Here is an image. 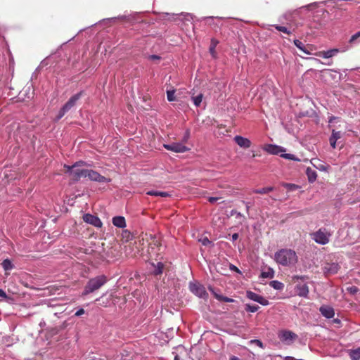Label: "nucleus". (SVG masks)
I'll return each mask as SVG.
<instances>
[{
	"instance_id": "1",
	"label": "nucleus",
	"mask_w": 360,
	"mask_h": 360,
	"mask_svg": "<svg viewBox=\"0 0 360 360\" xmlns=\"http://www.w3.org/2000/svg\"><path fill=\"white\" fill-rule=\"evenodd\" d=\"M276 262L284 266L295 265L298 260L296 252L291 249H281L275 253Z\"/></svg>"
},
{
	"instance_id": "2",
	"label": "nucleus",
	"mask_w": 360,
	"mask_h": 360,
	"mask_svg": "<svg viewBox=\"0 0 360 360\" xmlns=\"http://www.w3.org/2000/svg\"><path fill=\"white\" fill-rule=\"evenodd\" d=\"M107 281V277L104 275H100L89 279L84 286L82 296H86L100 289L106 283Z\"/></svg>"
},
{
	"instance_id": "3",
	"label": "nucleus",
	"mask_w": 360,
	"mask_h": 360,
	"mask_svg": "<svg viewBox=\"0 0 360 360\" xmlns=\"http://www.w3.org/2000/svg\"><path fill=\"white\" fill-rule=\"evenodd\" d=\"M82 93V91H80L70 97V98L60 110L58 115H57V120L62 118L67 112L75 105L76 103L81 98Z\"/></svg>"
},
{
	"instance_id": "4",
	"label": "nucleus",
	"mask_w": 360,
	"mask_h": 360,
	"mask_svg": "<svg viewBox=\"0 0 360 360\" xmlns=\"http://www.w3.org/2000/svg\"><path fill=\"white\" fill-rule=\"evenodd\" d=\"M278 338L282 342L286 345H291L298 338L297 335L289 330H279Z\"/></svg>"
},
{
	"instance_id": "5",
	"label": "nucleus",
	"mask_w": 360,
	"mask_h": 360,
	"mask_svg": "<svg viewBox=\"0 0 360 360\" xmlns=\"http://www.w3.org/2000/svg\"><path fill=\"white\" fill-rule=\"evenodd\" d=\"M330 233L326 229H320L311 234L312 239L317 243L326 245L329 242Z\"/></svg>"
},
{
	"instance_id": "6",
	"label": "nucleus",
	"mask_w": 360,
	"mask_h": 360,
	"mask_svg": "<svg viewBox=\"0 0 360 360\" xmlns=\"http://www.w3.org/2000/svg\"><path fill=\"white\" fill-rule=\"evenodd\" d=\"M189 288L193 294L200 298L207 299L208 297L205 287L198 283H191Z\"/></svg>"
},
{
	"instance_id": "7",
	"label": "nucleus",
	"mask_w": 360,
	"mask_h": 360,
	"mask_svg": "<svg viewBox=\"0 0 360 360\" xmlns=\"http://www.w3.org/2000/svg\"><path fill=\"white\" fill-rule=\"evenodd\" d=\"M89 180L98 182V183H103V182H110V179H108L105 177L104 176H102L96 171H94L93 169H88L87 172V176Z\"/></svg>"
},
{
	"instance_id": "8",
	"label": "nucleus",
	"mask_w": 360,
	"mask_h": 360,
	"mask_svg": "<svg viewBox=\"0 0 360 360\" xmlns=\"http://www.w3.org/2000/svg\"><path fill=\"white\" fill-rule=\"evenodd\" d=\"M164 147L168 150L175 153H184L188 150V148L181 143H172L171 144H165Z\"/></svg>"
},
{
	"instance_id": "9",
	"label": "nucleus",
	"mask_w": 360,
	"mask_h": 360,
	"mask_svg": "<svg viewBox=\"0 0 360 360\" xmlns=\"http://www.w3.org/2000/svg\"><path fill=\"white\" fill-rule=\"evenodd\" d=\"M83 220L85 222L90 224L97 228H101L103 225L101 219L98 217L91 214H85L83 216Z\"/></svg>"
},
{
	"instance_id": "10",
	"label": "nucleus",
	"mask_w": 360,
	"mask_h": 360,
	"mask_svg": "<svg viewBox=\"0 0 360 360\" xmlns=\"http://www.w3.org/2000/svg\"><path fill=\"white\" fill-rule=\"evenodd\" d=\"M246 296L250 300L257 302L264 306H266L269 304V301L267 300H266L262 296H261L254 292L247 291Z\"/></svg>"
},
{
	"instance_id": "11",
	"label": "nucleus",
	"mask_w": 360,
	"mask_h": 360,
	"mask_svg": "<svg viewBox=\"0 0 360 360\" xmlns=\"http://www.w3.org/2000/svg\"><path fill=\"white\" fill-rule=\"evenodd\" d=\"M264 150L266 151L268 153L272 155H278L285 151V149L284 148L273 144H267L264 146Z\"/></svg>"
},
{
	"instance_id": "12",
	"label": "nucleus",
	"mask_w": 360,
	"mask_h": 360,
	"mask_svg": "<svg viewBox=\"0 0 360 360\" xmlns=\"http://www.w3.org/2000/svg\"><path fill=\"white\" fill-rule=\"evenodd\" d=\"M87 169H77L71 172V178L74 181H78L82 177L87 176Z\"/></svg>"
},
{
	"instance_id": "13",
	"label": "nucleus",
	"mask_w": 360,
	"mask_h": 360,
	"mask_svg": "<svg viewBox=\"0 0 360 360\" xmlns=\"http://www.w3.org/2000/svg\"><path fill=\"white\" fill-rule=\"evenodd\" d=\"M319 311L324 317L331 319L335 316L334 309L329 305H322L319 308Z\"/></svg>"
},
{
	"instance_id": "14",
	"label": "nucleus",
	"mask_w": 360,
	"mask_h": 360,
	"mask_svg": "<svg viewBox=\"0 0 360 360\" xmlns=\"http://www.w3.org/2000/svg\"><path fill=\"white\" fill-rule=\"evenodd\" d=\"M340 52L338 49H333L328 51H319L315 53V56L318 57H322L323 58H330L335 56Z\"/></svg>"
},
{
	"instance_id": "15",
	"label": "nucleus",
	"mask_w": 360,
	"mask_h": 360,
	"mask_svg": "<svg viewBox=\"0 0 360 360\" xmlns=\"http://www.w3.org/2000/svg\"><path fill=\"white\" fill-rule=\"evenodd\" d=\"M233 140L240 148H249L251 146L250 140L241 136H236Z\"/></svg>"
},
{
	"instance_id": "16",
	"label": "nucleus",
	"mask_w": 360,
	"mask_h": 360,
	"mask_svg": "<svg viewBox=\"0 0 360 360\" xmlns=\"http://www.w3.org/2000/svg\"><path fill=\"white\" fill-rule=\"evenodd\" d=\"M296 292L300 297H307L309 294V287L307 284L297 285Z\"/></svg>"
},
{
	"instance_id": "17",
	"label": "nucleus",
	"mask_w": 360,
	"mask_h": 360,
	"mask_svg": "<svg viewBox=\"0 0 360 360\" xmlns=\"http://www.w3.org/2000/svg\"><path fill=\"white\" fill-rule=\"evenodd\" d=\"M339 268V265L336 263L326 264L324 266V272L328 274H334L338 271Z\"/></svg>"
},
{
	"instance_id": "18",
	"label": "nucleus",
	"mask_w": 360,
	"mask_h": 360,
	"mask_svg": "<svg viewBox=\"0 0 360 360\" xmlns=\"http://www.w3.org/2000/svg\"><path fill=\"white\" fill-rule=\"evenodd\" d=\"M210 291H211L214 295V297L220 302H233L234 300L232 298H229L228 297L224 296L222 295H220L214 291V288L212 287L208 288Z\"/></svg>"
},
{
	"instance_id": "19",
	"label": "nucleus",
	"mask_w": 360,
	"mask_h": 360,
	"mask_svg": "<svg viewBox=\"0 0 360 360\" xmlns=\"http://www.w3.org/2000/svg\"><path fill=\"white\" fill-rule=\"evenodd\" d=\"M112 224L114 226L119 228H124L126 226V221L124 217L117 216L112 218Z\"/></svg>"
},
{
	"instance_id": "20",
	"label": "nucleus",
	"mask_w": 360,
	"mask_h": 360,
	"mask_svg": "<svg viewBox=\"0 0 360 360\" xmlns=\"http://www.w3.org/2000/svg\"><path fill=\"white\" fill-rule=\"evenodd\" d=\"M85 162H83V161H79V162H75L74 165H72V166H69V165H64V167L65 168V172L67 173H70V174L71 175V172L75 170L77 167H79V166H84L85 165Z\"/></svg>"
},
{
	"instance_id": "21",
	"label": "nucleus",
	"mask_w": 360,
	"mask_h": 360,
	"mask_svg": "<svg viewBox=\"0 0 360 360\" xmlns=\"http://www.w3.org/2000/svg\"><path fill=\"white\" fill-rule=\"evenodd\" d=\"M152 265L154 266L153 269V274L155 276L160 275L163 272L164 269V264L162 262H158L157 264H155L154 263L152 264Z\"/></svg>"
},
{
	"instance_id": "22",
	"label": "nucleus",
	"mask_w": 360,
	"mask_h": 360,
	"mask_svg": "<svg viewBox=\"0 0 360 360\" xmlns=\"http://www.w3.org/2000/svg\"><path fill=\"white\" fill-rule=\"evenodd\" d=\"M274 190V188L273 186H269V187H264L262 188L258 189H254L252 191V193H257V194H266L271 191H273Z\"/></svg>"
},
{
	"instance_id": "23",
	"label": "nucleus",
	"mask_w": 360,
	"mask_h": 360,
	"mask_svg": "<svg viewBox=\"0 0 360 360\" xmlns=\"http://www.w3.org/2000/svg\"><path fill=\"white\" fill-rule=\"evenodd\" d=\"M274 276V271L272 268L269 267L266 271H262L261 277L264 278H272Z\"/></svg>"
},
{
	"instance_id": "24",
	"label": "nucleus",
	"mask_w": 360,
	"mask_h": 360,
	"mask_svg": "<svg viewBox=\"0 0 360 360\" xmlns=\"http://www.w3.org/2000/svg\"><path fill=\"white\" fill-rule=\"evenodd\" d=\"M147 195L153 196H160V197H169L170 195L167 192L158 191H149L146 193Z\"/></svg>"
},
{
	"instance_id": "25",
	"label": "nucleus",
	"mask_w": 360,
	"mask_h": 360,
	"mask_svg": "<svg viewBox=\"0 0 360 360\" xmlns=\"http://www.w3.org/2000/svg\"><path fill=\"white\" fill-rule=\"evenodd\" d=\"M294 44L302 51L307 54H310V51L307 49V46H304L302 41L298 39L294 40Z\"/></svg>"
},
{
	"instance_id": "26",
	"label": "nucleus",
	"mask_w": 360,
	"mask_h": 360,
	"mask_svg": "<svg viewBox=\"0 0 360 360\" xmlns=\"http://www.w3.org/2000/svg\"><path fill=\"white\" fill-rule=\"evenodd\" d=\"M219 41L215 39H212L211 44L210 46V53L212 56V57L216 58V51L215 48L217 45L218 44Z\"/></svg>"
},
{
	"instance_id": "27",
	"label": "nucleus",
	"mask_w": 360,
	"mask_h": 360,
	"mask_svg": "<svg viewBox=\"0 0 360 360\" xmlns=\"http://www.w3.org/2000/svg\"><path fill=\"white\" fill-rule=\"evenodd\" d=\"M149 245L153 249L154 247H159L161 245L159 238L156 236H150V242Z\"/></svg>"
},
{
	"instance_id": "28",
	"label": "nucleus",
	"mask_w": 360,
	"mask_h": 360,
	"mask_svg": "<svg viewBox=\"0 0 360 360\" xmlns=\"http://www.w3.org/2000/svg\"><path fill=\"white\" fill-rule=\"evenodd\" d=\"M307 174L310 182H314L317 177L316 172L310 168H307Z\"/></svg>"
},
{
	"instance_id": "29",
	"label": "nucleus",
	"mask_w": 360,
	"mask_h": 360,
	"mask_svg": "<svg viewBox=\"0 0 360 360\" xmlns=\"http://www.w3.org/2000/svg\"><path fill=\"white\" fill-rule=\"evenodd\" d=\"M349 356L352 360H359L360 359V348H357L356 349L351 350L349 352Z\"/></svg>"
},
{
	"instance_id": "30",
	"label": "nucleus",
	"mask_w": 360,
	"mask_h": 360,
	"mask_svg": "<svg viewBox=\"0 0 360 360\" xmlns=\"http://www.w3.org/2000/svg\"><path fill=\"white\" fill-rule=\"evenodd\" d=\"M270 285L276 289V290H283V288H284V284L280 281H272L270 282Z\"/></svg>"
},
{
	"instance_id": "31",
	"label": "nucleus",
	"mask_w": 360,
	"mask_h": 360,
	"mask_svg": "<svg viewBox=\"0 0 360 360\" xmlns=\"http://www.w3.org/2000/svg\"><path fill=\"white\" fill-rule=\"evenodd\" d=\"M1 265L5 271L11 270L13 269V264L8 259H4L2 262Z\"/></svg>"
},
{
	"instance_id": "32",
	"label": "nucleus",
	"mask_w": 360,
	"mask_h": 360,
	"mask_svg": "<svg viewBox=\"0 0 360 360\" xmlns=\"http://www.w3.org/2000/svg\"><path fill=\"white\" fill-rule=\"evenodd\" d=\"M203 95L202 94H200L199 95L196 96H192V100L193 101V103L195 106H200L202 100Z\"/></svg>"
},
{
	"instance_id": "33",
	"label": "nucleus",
	"mask_w": 360,
	"mask_h": 360,
	"mask_svg": "<svg viewBox=\"0 0 360 360\" xmlns=\"http://www.w3.org/2000/svg\"><path fill=\"white\" fill-rule=\"evenodd\" d=\"M259 309V307L256 304H252V305L250 304H245V310L247 311L253 313V312H256Z\"/></svg>"
},
{
	"instance_id": "34",
	"label": "nucleus",
	"mask_w": 360,
	"mask_h": 360,
	"mask_svg": "<svg viewBox=\"0 0 360 360\" xmlns=\"http://www.w3.org/2000/svg\"><path fill=\"white\" fill-rule=\"evenodd\" d=\"M273 26L278 31L282 32L285 33V34H287L288 35H290L291 34V32L289 31L285 27L278 25H274Z\"/></svg>"
},
{
	"instance_id": "35",
	"label": "nucleus",
	"mask_w": 360,
	"mask_h": 360,
	"mask_svg": "<svg viewBox=\"0 0 360 360\" xmlns=\"http://www.w3.org/2000/svg\"><path fill=\"white\" fill-rule=\"evenodd\" d=\"M281 156L282 158H284L285 159H288V160H296V161H299L300 160L296 158L295 156L292 154H289V153H283V154H281Z\"/></svg>"
},
{
	"instance_id": "36",
	"label": "nucleus",
	"mask_w": 360,
	"mask_h": 360,
	"mask_svg": "<svg viewBox=\"0 0 360 360\" xmlns=\"http://www.w3.org/2000/svg\"><path fill=\"white\" fill-rule=\"evenodd\" d=\"M360 37V31L353 34L349 40V43L353 44Z\"/></svg>"
},
{
	"instance_id": "37",
	"label": "nucleus",
	"mask_w": 360,
	"mask_h": 360,
	"mask_svg": "<svg viewBox=\"0 0 360 360\" xmlns=\"http://www.w3.org/2000/svg\"><path fill=\"white\" fill-rule=\"evenodd\" d=\"M174 91H167V96L169 101H174L175 100Z\"/></svg>"
},
{
	"instance_id": "38",
	"label": "nucleus",
	"mask_w": 360,
	"mask_h": 360,
	"mask_svg": "<svg viewBox=\"0 0 360 360\" xmlns=\"http://www.w3.org/2000/svg\"><path fill=\"white\" fill-rule=\"evenodd\" d=\"M331 137H333V139H335L336 140H338L342 137V133H341V131H337L333 129L332 131Z\"/></svg>"
},
{
	"instance_id": "39",
	"label": "nucleus",
	"mask_w": 360,
	"mask_h": 360,
	"mask_svg": "<svg viewBox=\"0 0 360 360\" xmlns=\"http://www.w3.org/2000/svg\"><path fill=\"white\" fill-rule=\"evenodd\" d=\"M306 279H308V276H297V275H296V276H292V281L294 283L297 282L298 280L304 281Z\"/></svg>"
},
{
	"instance_id": "40",
	"label": "nucleus",
	"mask_w": 360,
	"mask_h": 360,
	"mask_svg": "<svg viewBox=\"0 0 360 360\" xmlns=\"http://www.w3.org/2000/svg\"><path fill=\"white\" fill-rule=\"evenodd\" d=\"M347 291H348L349 293H351L352 295H354V294H356V293L358 292V290H359L358 288H357V287H356V286H351V287H348V288H347Z\"/></svg>"
},
{
	"instance_id": "41",
	"label": "nucleus",
	"mask_w": 360,
	"mask_h": 360,
	"mask_svg": "<svg viewBox=\"0 0 360 360\" xmlns=\"http://www.w3.org/2000/svg\"><path fill=\"white\" fill-rule=\"evenodd\" d=\"M200 241L205 246H207V245H209L210 244L212 243V242L207 237H205V238H203L202 239H200Z\"/></svg>"
},
{
	"instance_id": "42",
	"label": "nucleus",
	"mask_w": 360,
	"mask_h": 360,
	"mask_svg": "<svg viewBox=\"0 0 360 360\" xmlns=\"http://www.w3.org/2000/svg\"><path fill=\"white\" fill-rule=\"evenodd\" d=\"M329 141H330V144L331 147L333 148H336V141L338 140H336V139H333V137L330 136Z\"/></svg>"
},
{
	"instance_id": "43",
	"label": "nucleus",
	"mask_w": 360,
	"mask_h": 360,
	"mask_svg": "<svg viewBox=\"0 0 360 360\" xmlns=\"http://www.w3.org/2000/svg\"><path fill=\"white\" fill-rule=\"evenodd\" d=\"M219 199H220V198H216V197H210L208 198V201L210 202V203H214L215 202H217Z\"/></svg>"
},
{
	"instance_id": "44",
	"label": "nucleus",
	"mask_w": 360,
	"mask_h": 360,
	"mask_svg": "<svg viewBox=\"0 0 360 360\" xmlns=\"http://www.w3.org/2000/svg\"><path fill=\"white\" fill-rule=\"evenodd\" d=\"M84 312H85V311H84V309H79L78 311H76V313H75V315L76 316H81V315L84 314Z\"/></svg>"
},
{
	"instance_id": "45",
	"label": "nucleus",
	"mask_w": 360,
	"mask_h": 360,
	"mask_svg": "<svg viewBox=\"0 0 360 360\" xmlns=\"http://www.w3.org/2000/svg\"><path fill=\"white\" fill-rule=\"evenodd\" d=\"M149 59H150V60H160V56H159L158 55H150L149 56Z\"/></svg>"
},
{
	"instance_id": "46",
	"label": "nucleus",
	"mask_w": 360,
	"mask_h": 360,
	"mask_svg": "<svg viewBox=\"0 0 360 360\" xmlns=\"http://www.w3.org/2000/svg\"><path fill=\"white\" fill-rule=\"evenodd\" d=\"M236 214L237 215V217H244L243 214H241L240 212H237L236 210H232L231 214Z\"/></svg>"
},
{
	"instance_id": "47",
	"label": "nucleus",
	"mask_w": 360,
	"mask_h": 360,
	"mask_svg": "<svg viewBox=\"0 0 360 360\" xmlns=\"http://www.w3.org/2000/svg\"><path fill=\"white\" fill-rule=\"evenodd\" d=\"M79 252H83L84 254H89L90 253V250L89 249H86V248H80L79 250Z\"/></svg>"
},
{
	"instance_id": "48",
	"label": "nucleus",
	"mask_w": 360,
	"mask_h": 360,
	"mask_svg": "<svg viewBox=\"0 0 360 360\" xmlns=\"http://www.w3.org/2000/svg\"><path fill=\"white\" fill-rule=\"evenodd\" d=\"M252 342H255L259 347H263V344H262V342L260 340H255Z\"/></svg>"
},
{
	"instance_id": "49",
	"label": "nucleus",
	"mask_w": 360,
	"mask_h": 360,
	"mask_svg": "<svg viewBox=\"0 0 360 360\" xmlns=\"http://www.w3.org/2000/svg\"><path fill=\"white\" fill-rule=\"evenodd\" d=\"M0 297L4 298L6 297V294L2 289H0Z\"/></svg>"
},
{
	"instance_id": "50",
	"label": "nucleus",
	"mask_w": 360,
	"mask_h": 360,
	"mask_svg": "<svg viewBox=\"0 0 360 360\" xmlns=\"http://www.w3.org/2000/svg\"><path fill=\"white\" fill-rule=\"evenodd\" d=\"M285 186H286V187H288V188H297V187L296 185H295V184H285Z\"/></svg>"
},
{
	"instance_id": "51",
	"label": "nucleus",
	"mask_w": 360,
	"mask_h": 360,
	"mask_svg": "<svg viewBox=\"0 0 360 360\" xmlns=\"http://www.w3.org/2000/svg\"><path fill=\"white\" fill-rule=\"evenodd\" d=\"M230 269H231V270H234V271H237V272H240L239 269H238L236 266H234V265H233V264H231V265H230Z\"/></svg>"
},
{
	"instance_id": "52",
	"label": "nucleus",
	"mask_w": 360,
	"mask_h": 360,
	"mask_svg": "<svg viewBox=\"0 0 360 360\" xmlns=\"http://www.w3.org/2000/svg\"><path fill=\"white\" fill-rule=\"evenodd\" d=\"M188 137H189V131H186V134L184 138V141L186 142L188 140Z\"/></svg>"
},
{
	"instance_id": "53",
	"label": "nucleus",
	"mask_w": 360,
	"mask_h": 360,
	"mask_svg": "<svg viewBox=\"0 0 360 360\" xmlns=\"http://www.w3.org/2000/svg\"><path fill=\"white\" fill-rule=\"evenodd\" d=\"M238 238V234L237 233H235L232 235V240H236Z\"/></svg>"
},
{
	"instance_id": "54",
	"label": "nucleus",
	"mask_w": 360,
	"mask_h": 360,
	"mask_svg": "<svg viewBox=\"0 0 360 360\" xmlns=\"http://www.w3.org/2000/svg\"><path fill=\"white\" fill-rule=\"evenodd\" d=\"M229 360H240V359L238 357H237V356H232L230 357Z\"/></svg>"
},
{
	"instance_id": "55",
	"label": "nucleus",
	"mask_w": 360,
	"mask_h": 360,
	"mask_svg": "<svg viewBox=\"0 0 360 360\" xmlns=\"http://www.w3.org/2000/svg\"><path fill=\"white\" fill-rule=\"evenodd\" d=\"M174 360H180L179 355H176Z\"/></svg>"
},
{
	"instance_id": "56",
	"label": "nucleus",
	"mask_w": 360,
	"mask_h": 360,
	"mask_svg": "<svg viewBox=\"0 0 360 360\" xmlns=\"http://www.w3.org/2000/svg\"><path fill=\"white\" fill-rule=\"evenodd\" d=\"M334 322H335V323H340V320H338V319H335V320H334Z\"/></svg>"
},
{
	"instance_id": "57",
	"label": "nucleus",
	"mask_w": 360,
	"mask_h": 360,
	"mask_svg": "<svg viewBox=\"0 0 360 360\" xmlns=\"http://www.w3.org/2000/svg\"><path fill=\"white\" fill-rule=\"evenodd\" d=\"M249 208H250V206L247 205H246L247 211H248V210H249Z\"/></svg>"
},
{
	"instance_id": "58",
	"label": "nucleus",
	"mask_w": 360,
	"mask_h": 360,
	"mask_svg": "<svg viewBox=\"0 0 360 360\" xmlns=\"http://www.w3.org/2000/svg\"><path fill=\"white\" fill-rule=\"evenodd\" d=\"M313 59H314V60H316V61L320 62V60H318L317 58H313Z\"/></svg>"
}]
</instances>
